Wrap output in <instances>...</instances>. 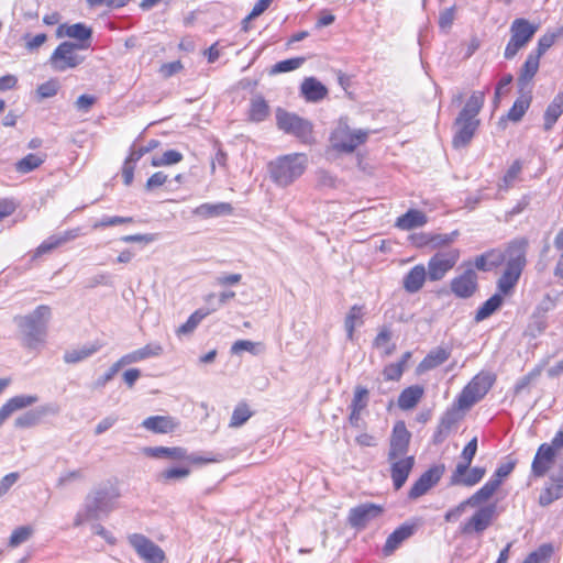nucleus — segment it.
I'll list each match as a JSON object with an SVG mask.
<instances>
[{
  "mask_svg": "<svg viewBox=\"0 0 563 563\" xmlns=\"http://www.w3.org/2000/svg\"><path fill=\"white\" fill-rule=\"evenodd\" d=\"M141 426L147 431L161 434L169 433L175 428L173 418L166 416H151Z\"/></svg>",
  "mask_w": 563,
  "mask_h": 563,
  "instance_id": "28",
  "label": "nucleus"
},
{
  "mask_svg": "<svg viewBox=\"0 0 563 563\" xmlns=\"http://www.w3.org/2000/svg\"><path fill=\"white\" fill-rule=\"evenodd\" d=\"M486 470L485 467H468L465 468L462 473L457 472V467L452 472L450 484L454 486H466L473 487L478 484L485 476Z\"/></svg>",
  "mask_w": 563,
  "mask_h": 563,
  "instance_id": "21",
  "label": "nucleus"
},
{
  "mask_svg": "<svg viewBox=\"0 0 563 563\" xmlns=\"http://www.w3.org/2000/svg\"><path fill=\"white\" fill-rule=\"evenodd\" d=\"M233 212V207L228 202L202 203L194 210V213L201 218H216L228 216Z\"/></svg>",
  "mask_w": 563,
  "mask_h": 563,
  "instance_id": "31",
  "label": "nucleus"
},
{
  "mask_svg": "<svg viewBox=\"0 0 563 563\" xmlns=\"http://www.w3.org/2000/svg\"><path fill=\"white\" fill-rule=\"evenodd\" d=\"M92 35V30L85 25L84 23H75V24H62L57 29V36L63 37L67 36L70 38L78 40V44H88L90 42Z\"/></svg>",
  "mask_w": 563,
  "mask_h": 563,
  "instance_id": "22",
  "label": "nucleus"
},
{
  "mask_svg": "<svg viewBox=\"0 0 563 563\" xmlns=\"http://www.w3.org/2000/svg\"><path fill=\"white\" fill-rule=\"evenodd\" d=\"M479 121L477 119L460 115L454 122L455 133L452 144L455 148L465 147L473 139Z\"/></svg>",
  "mask_w": 563,
  "mask_h": 563,
  "instance_id": "16",
  "label": "nucleus"
},
{
  "mask_svg": "<svg viewBox=\"0 0 563 563\" xmlns=\"http://www.w3.org/2000/svg\"><path fill=\"white\" fill-rule=\"evenodd\" d=\"M276 123L278 129L285 133L295 135L303 143H312V124L308 120L283 109H277Z\"/></svg>",
  "mask_w": 563,
  "mask_h": 563,
  "instance_id": "7",
  "label": "nucleus"
},
{
  "mask_svg": "<svg viewBox=\"0 0 563 563\" xmlns=\"http://www.w3.org/2000/svg\"><path fill=\"white\" fill-rule=\"evenodd\" d=\"M477 494L474 493L471 497L460 503L456 507L450 509L445 516V521H455L459 519L465 511L466 507H478L479 505L484 504V501L481 498H476Z\"/></svg>",
  "mask_w": 563,
  "mask_h": 563,
  "instance_id": "40",
  "label": "nucleus"
},
{
  "mask_svg": "<svg viewBox=\"0 0 563 563\" xmlns=\"http://www.w3.org/2000/svg\"><path fill=\"white\" fill-rule=\"evenodd\" d=\"M463 266L465 267L463 273L451 279L450 289L455 297L467 299L478 290V276L471 263Z\"/></svg>",
  "mask_w": 563,
  "mask_h": 563,
  "instance_id": "11",
  "label": "nucleus"
},
{
  "mask_svg": "<svg viewBox=\"0 0 563 563\" xmlns=\"http://www.w3.org/2000/svg\"><path fill=\"white\" fill-rule=\"evenodd\" d=\"M563 450V430H559L550 443H542L531 464V473L543 477L554 465L559 453Z\"/></svg>",
  "mask_w": 563,
  "mask_h": 563,
  "instance_id": "5",
  "label": "nucleus"
},
{
  "mask_svg": "<svg viewBox=\"0 0 563 563\" xmlns=\"http://www.w3.org/2000/svg\"><path fill=\"white\" fill-rule=\"evenodd\" d=\"M120 492L113 486H103L91 490L85 498L82 508L76 514L74 526L107 517L115 509Z\"/></svg>",
  "mask_w": 563,
  "mask_h": 563,
  "instance_id": "1",
  "label": "nucleus"
},
{
  "mask_svg": "<svg viewBox=\"0 0 563 563\" xmlns=\"http://www.w3.org/2000/svg\"><path fill=\"white\" fill-rule=\"evenodd\" d=\"M460 250L449 249L443 252H437L430 257L427 266L428 279L439 282L456 265L460 260Z\"/></svg>",
  "mask_w": 563,
  "mask_h": 563,
  "instance_id": "10",
  "label": "nucleus"
},
{
  "mask_svg": "<svg viewBox=\"0 0 563 563\" xmlns=\"http://www.w3.org/2000/svg\"><path fill=\"white\" fill-rule=\"evenodd\" d=\"M97 99L91 95H81L77 98L75 107L78 111L88 112L96 103Z\"/></svg>",
  "mask_w": 563,
  "mask_h": 563,
  "instance_id": "63",
  "label": "nucleus"
},
{
  "mask_svg": "<svg viewBox=\"0 0 563 563\" xmlns=\"http://www.w3.org/2000/svg\"><path fill=\"white\" fill-rule=\"evenodd\" d=\"M562 295L563 290L545 294L539 302L538 310L541 312H549L553 310L558 306Z\"/></svg>",
  "mask_w": 563,
  "mask_h": 563,
  "instance_id": "56",
  "label": "nucleus"
},
{
  "mask_svg": "<svg viewBox=\"0 0 563 563\" xmlns=\"http://www.w3.org/2000/svg\"><path fill=\"white\" fill-rule=\"evenodd\" d=\"M539 55H528L525 64L521 67L520 75L518 77V85L520 87V90H523L537 74L539 69Z\"/></svg>",
  "mask_w": 563,
  "mask_h": 563,
  "instance_id": "34",
  "label": "nucleus"
},
{
  "mask_svg": "<svg viewBox=\"0 0 563 563\" xmlns=\"http://www.w3.org/2000/svg\"><path fill=\"white\" fill-rule=\"evenodd\" d=\"M525 265L526 243H511L507 250L506 269L498 280V289L501 294L507 295L515 287Z\"/></svg>",
  "mask_w": 563,
  "mask_h": 563,
  "instance_id": "4",
  "label": "nucleus"
},
{
  "mask_svg": "<svg viewBox=\"0 0 563 563\" xmlns=\"http://www.w3.org/2000/svg\"><path fill=\"white\" fill-rule=\"evenodd\" d=\"M307 164V155L302 153L280 156L269 163L271 178L276 185L287 187L305 173Z\"/></svg>",
  "mask_w": 563,
  "mask_h": 563,
  "instance_id": "3",
  "label": "nucleus"
},
{
  "mask_svg": "<svg viewBox=\"0 0 563 563\" xmlns=\"http://www.w3.org/2000/svg\"><path fill=\"white\" fill-rule=\"evenodd\" d=\"M457 236L459 231H453L451 233L431 234L430 238L427 239V242H431L432 249H440L453 243Z\"/></svg>",
  "mask_w": 563,
  "mask_h": 563,
  "instance_id": "54",
  "label": "nucleus"
},
{
  "mask_svg": "<svg viewBox=\"0 0 563 563\" xmlns=\"http://www.w3.org/2000/svg\"><path fill=\"white\" fill-rule=\"evenodd\" d=\"M38 401V397L36 395H18L9 400H7L4 404L9 408V410L13 413L18 410L27 408Z\"/></svg>",
  "mask_w": 563,
  "mask_h": 563,
  "instance_id": "49",
  "label": "nucleus"
},
{
  "mask_svg": "<svg viewBox=\"0 0 563 563\" xmlns=\"http://www.w3.org/2000/svg\"><path fill=\"white\" fill-rule=\"evenodd\" d=\"M46 159V154H27L15 163V170L27 174L38 168Z\"/></svg>",
  "mask_w": 563,
  "mask_h": 563,
  "instance_id": "37",
  "label": "nucleus"
},
{
  "mask_svg": "<svg viewBox=\"0 0 563 563\" xmlns=\"http://www.w3.org/2000/svg\"><path fill=\"white\" fill-rule=\"evenodd\" d=\"M264 350V346L260 342H252L249 340H239L235 341L231 347V352L238 354L240 352L246 351L251 354H258Z\"/></svg>",
  "mask_w": 563,
  "mask_h": 563,
  "instance_id": "53",
  "label": "nucleus"
},
{
  "mask_svg": "<svg viewBox=\"0 0 563 563\" xmlns=\"http://www.w3.org/2000/svg\"><path fill=\"white\" fill-rule=\"evenodd\" d=\"M485 100L484 92L481 91H474L470 99L467 100L466 104L460 112V115L473 118L476 119L477 114L479 113Z\"/></svg>",
  "mask_w": 563,
  "mask_h": 563,
  "instance_id": "42",
  "label": "nucleus"
},
{
  "mask_svg": "<svg viewBox=\"0 0 563 563\" xmlns=\"http://www.w3.org/2000/svg\"><path fill=\"white\" fill-rule=\"evenodd\" d=\"M477 452V438L474 437L463 449L460 462L456 464L457 472L462 473L465 468H468L472 461Z\"/></svg>",
  "mask_w": 563,
  "mask_h": 563,
  "instance_id": "47",
  "label": "nucleus"
},
{
  "mask_svg": "<svg viewBox=\"0 0 563 563\" xmlns=\"http://www.w3.org/2000/svg\"><path fill=\"white\" fill-rule=\"evenodd\" d=\"M59 412L58 406L54 404H45L34 410H29L19 416L14 420V427L19 429L32 428L40 423L43 417L48 415H57Z\"/></svg>",
  "mask_w": 563,
  "mask_h": 563,
  "instance_id": "18",
  "label": "nucleus"
},
{
  "mask_svg": "<svg viewBox=\"0 0 563 563\" xmlns=\"http://www.w3.org/2000/svg\"><path fill=\"white\" fill-rule=\"evenodd\" d=\"M427 223V216L417 209H410L396 221V227L401 230H412L423 227Z\"/></svg>",
  "mask_w": 563,
  "mask_h": 563,
  "instance_id": "32",
  "label": "nucleus"
},
{
  "mask_svg": "<svg viewBox=\"0 0 563 563\" xmlns=\"http://www.w3.org/2000/svg\"><path fill=\"white\" fill-rule=\"evenodd\" d=\"M162 352H163V347L159 344L150 343L141 349H137L131 353L123 355L119 360L121 361L123 366H125L129 364L137 363L141 361L151 358V357L158 356L162 354Z\"/></svg>",
  "mask_w": 563,
  "mask_h": 563,
  "instance_id": "25",
  "label": "nucleus"
},
{
  "mask_svg": "<svg viewBox=\"0 0 563 563\" xmlns=\"http://www.w3.org/2000/svg\"><path fill=\"white\" fill-rule=\"evenodd\" d=\"M49 317V307L38 306L32 313L15 319L27 347L36 349L44 343Z\"/></svg>",
  "mask_w": 563,
  "mask_h": 563,
  "instance_id": "2",
  "label": "nucleus"
},
{
  "mask_svg": "<svg viewBox=\"0 0 563 563\" xmlns=\"http://www.w3.org/2000/svg\"><path fill=\"white\" fill-rule=\"evenodd\" d=\"M252 416L253 411L250 409V406L244 401L239 402L232 412L229 427L239 428L243 426Z\"/></svg>",
  "mask_w": 563,
  "mask_h": 563,
  "instance_id": "45",
  "label": "nucleus"
},
{
  "mask_svg": "<svg viewBox=\"0 0 563 563\" xmlns=\"http://www.w3.org/2000/svg\"><path fill=\"white\" fill-rule=\"evenodd\" d=\"M269 113V107L262 97H255L252 99L251 108L249 112L250 120L254 122L264 121Z\"/></svg>",
  "mask_w": 563,
  "mask_h": 563,
  "instance_id": "46",
  "label": "nucleus"
},
{
  "mask_svg": "<svg viewBox=\"0 0 563 563\" xmlns=\"http://www.w3.org/2000/svg\"><path fill=\"white\" fill-rule=\"evenodd\" d=\"M496 511L495 505H488L479 508L470 519L461 527L463 534L472 532L482 533L485 531L493 521Z\"/></svg>",
  "mask_w": 563,
  "mask_h": 563,
  "instance_id": "15",
  "label": "nucleus"
},
{
  "mask_svg": "<svg viewBox=\"0 0 563 563\" xmlns=\"http://www.w3.org/2000/svg\"><path fill=\"white\" fill-rule=\"evenodd\" d=\"M411 433L404 421H397L389 440L388 460L406 456L409 450Z\"/></svg>",
  "mask_w": 563,
  "mask_h": 563,
  "instance_id": "13",
  "label": "nucleus"
},
{
  "mask_svg": "<svg viewBox=\"0 0 563 563\" xmlns=\"http://www.w3.org/2000/svg\"><path fill=\"white\" fill-rule=\"evenodd\" d=\"M368 402V390L365 387L356 386L352 399L351 409L363 410Z\"/></svg>",
  "mask_w": 563,
  "mask_h": 563,
  "instance_id": "58",
  "label": "nucleus"
},
{
  "mask_svg": "<svg viewBox=\"0 0 563 563\" xmlns=\"http://www.w3.org/2000/svg\"><path fill=\"white\" fill-rule=\"evenodd\" d=\"M369 132L367 130H352L345 122L340 121L330 136L331 147L340 153H352L365 143Z\"/></svg>",
  "mask_w": 563,
  "mask_h": 563,
  "instance_id": "6",
  "label": "nucleus"
},
{
  "mask_svg": "<svg viewBox=\"0 0 563 563\" xmlns=\"http://www.w3.org/2000/svg\"><path fill=\"white\" fill-rule=\"evenodd\" d=\"M503 303L500 294H495L487 299L476 311L475 321L481 322L492 316Z\"/></svg>",
  "mask_w": 563,
  "mask_h": 563,
  "instance_id": "41",
  "label": "nucleus"
},
{
  "mask_svg": "<svg viewBox=\"0 0 563 563\" xmlns=\"http://www.w3.org/2000/svg\"><path fill=\"white\" fill-rule=\"evenodd\" d=\"M33 533V529L29 526H22L13 530L10 539L9 547L16 548L20 544L26 542Z\"/></svg>",
  "mask_w": 563,
  "mask_h": 563,
  "instance_id": "55",
  "label": "nucleus"
},
{
  "mask_svg": "<svg viewBox=\"0 0 563 563\" xmlns=\"http://www.w3.org/2000/svg\"><path fill=\"white\" fill-rule=\"evenodd\" d=\"M81 235L79 228L70 229L60 233L53 234L43 241L35 251V256L49 253L53 250L77 239Z\"/></svg>",
  "mask_w": 563,
  "mask_h": 563,
  "instance_id": "20",
  "label": "nucleus"
},
{
  "mask_svg": "<svg viewBox=\"0 0 563 563\" xmlns=\"http://www.w3.org/2000/svg\"><path fill=\"white\" fill-rule=\"evenodd\" d=\"M99 350V346L96 344L92 345H84L81 347L73 349L66 351L64 354V362L67 364H75L81 362L92 354H95Z\"/></svg>",
  "mask_w": 563,
  "mask_h": 563,
  "instance_id": "38",
  "label": "nucleus"
},
{
  "mask_svg": "<svg viewBox=\"0 0 563 563\" xmlns=\"http://www.w3.org/2000/svg\"><path fill=\"white\" fill-rule=\"evenodd\" d=\"M427 278V268L422 264H418L406 274L402 280V286L406 291L415 294L423 287Z\"/></svg>",
  "mask_w": 563,
  "mask_h": 563,
  "instance_id": "23",
  "label": "nucleus"
},
{
  "mask_svg": "<svg viewBox=\"0 0 563 563\" xmlns=\"http://www.w3.org/2000/svg\"><path fill=\"white\" fill-rule=\"evenodd\" d=\"M128 542L144 563H164V551L144 534L132 533Z\"/></svg>",
  "mask_w": 563,
  "mask_h": 563,
  "instance_id": "12",
  "label": "nucleus"
},
{
  "mask_svg": "<svg viewBox=\"0 0 563 563\" xmlns=\"http://www.w3.org/2000/svg\"><path fill=\"white\" fill-rule=\"evenodd\" d=\"M404 367L402 364L391 363L385 366L383 375L387 380H399L402 376Z\"/></svg>",
  "mask_w": 563,
  "mask_h": 563,
  "instance_id": "61",
  "label": "nucleus"
},
{
  "mask_svg": "<svg viewBox=\"0 0 563 563\" xmlns=\"http://www.w3.org/2000/svg\"><path fill=\"white\" fill-rule=\"evenodd\" d=\"M415 525L405 523L398 527L386 540L384 545V553L391 554L405 540L410 538L415 532Z\"/></svg>",
  "mask_w": 563,
  "mask_h": 563,
  "instance_id": "26",
  "label": "nucleus"
},
{
  "mask_svg": "<svg viewBox=\"0 0 563 563\" xmlns=\"http://www.w3.org/2000/svg\"><path fill=\"white\" fill-rule=\"evenodd\" d=\"M424 394L420 385H412L405 388L398 397V407L402 410H409L417 406Z\"/></svg>",
  "mask_w": 563,
  "mask_h": 563,
  "instance_id": "30",
  "label": "nucleus"
},
{
  "mask_svg": "<svg viewBox=\"0 0 563 563\" xmlns=\"http://www.w3.org/2000/svg\"><path fill=\"white\" fill-rule=\"evenodd\" d=\"M521 169H522L521 162L518 159L515 161L511 164V166L507 169L505 176L503 177V179L499 184V188L505 189V190L510 188L514 185V183L517 180V178L519 177Z\"/></svg>",
  "mask_w": 563,
  "mask_h": 563,
  "instance_id": "52",
  "label": "nucleus"
},
{
  "mask_svg": "<svg viewBox=\"0 0 563 563\" xmlns=\"http://www.w3.org/2000/svg\"><path fill=\"white\" fill-rule=\"evenodd\" d=\"M554 483L547 486L540 494L539 504L548 506L563 496V478L553 479Z\"/></svg>",
  "mask_w": 563,
  "mask_h": 563,
  "instance_id": "36",
  "label": "nucleus"
},
{
  "mask_svg": "<svg viewBox=\"0 0 563 563\" xmlns=\"http://www.w3.org/2000/svg\"><path fill=\"white\" fill-rule=\"evenodd\" d=\"M273 0H257L254 4L252 11L250 14L243 20L244 23V30L247 29V23L257 16H260L262 13H264L268 7L271 5Z\"/></svg>",
  "mask_w": 563,
  "mask_h": 563,
  "instance_id": "59",
  "label": "nucleus"
},
{
  "mask_svg": "<svg viewBox=\"0 0 563 563\" xmlns=\"http://www.w3.org/2000/svg\"><path fill=\"white\" fill-rule=\"evenodd\" d=\"M390 339H391L390 330L387 328H383L378 332L377 336L375 338L373 345L376 349H383L384 355L388 356V355L393 354V352L395 351V345L394 344L389 345Z\"/></svg>",
  "mask_w": 563,
  "mask_h": 563,
  "instance_id": "51",
  "label": "nucleus"
},
{
  "mask_svg": "<svg viewBox=\"0 0 563 563\" xmlns=\"http://www.w3.org/2000/svg\"><path fill=\"white\" fill-rule=\"evenodd\" d=\"M143 455L157 460L176 459V448L166 446H144L141 449Z\"/></svg>",
  "mask_w": 563,
  "mask_h": 563,
  "instance_id": "48",
  "label": "nucleus"
},
{
  "mask_svg": "<svg viewBox=\"0 0 563 563\" xmlns=\"http://www.w3.org/2000/svg\"><path fill=\"white\" fill-rule=\"evenodd\" d=\"M531 102L529 93L521 95L512 104L507 113V118L512 122H519L525 115Z\"/></svg>",
  "mask_w": 563,
  "mask_h": 563,
  "instance_id": "43",
  "label": "nucleus"
},
{
  "mask_svg": "<svg viewBox=\"0 0 563 563\" xmlns=\"http://www.w3.org/2000/svg\"><path fill=\"white\" fill-rule=\"evenodd\" d=\"M503 479L504 478H499V476H496L495 472L493 477L482 488H479L476 492V498H481L484 503L489 500L501 485Z\"/></svg>",
  "mask_w": 563,
  "mask_h": 563,
  "instance_id": "50",
  "label": "nucleus"
},
{
  "mask_svg": "<svg viewBox=\"0 0 563 563\" xmlns=\"http://www.w3.org/2000/svg\"><path fill=\"white\" fill-rule=\"evenodd\" d=\"M362 318L363 307L361 306L355 305L347 312L344 320V328L349 340H353L355 328L362 323Z\"/></svg>",
  "mask_w": 563,
  "mask_h": 563,
  "instance_id": "44",
  "label": "nucleus"
},
{
  "mask_svg": "<svg viewBox=\"0 0 563 563\" xmlns=\"http://www.w3.org/2000/svg\"><path fill=\"white\" fill-rule=\"evenodd\" d=\"M58 82L55 80L46 81L38 86L37 92L42 98H49L57 93Z\"/></svg>",
  "mask_w": 563,
  "mask_h": 563,
  "instance_id": "64",
  "label": "nucleus"
},
{
  "mask_svg": "<svg viewBox=\"0 0 563 563\" xmlns=\"http://www.w3.org/2000/svg\"><path fill=\"white\" fill-rule=\"evenodd\" d=\"M388 462L390 464V476L394 487L400 489L405 485L415 465V456L406 455L395 460H388Z\"/></svg>",
  "mask_w": 563,
  "mask_h": 563,
  "instance_id": "19",
  "label": "nucleus"
},
{
  "mask_svg": "<svg viewBox=\"0 0 563 563\" xmlns=\"http://www.w3.org/2000/svg\"><path fill=\"white\" fill-rule=\"evenodd\" d=\"M538 31V25L530 23L526 19H516L510 26L511 37L519 42L523 47L529 43Z\"/></svg>",
  "mask_w": 563,
  "mask_h": 563,
  "instance_id": "24",
  "label": "nucleus"
},
{
  "mask_svg": "<svg viewBox=\"0 0 563 563\" xmlns=\"http://www.w3.org/2000/svg\"><path fill=\"white\" fill-rule=\"evenodd\" d=\"M300 89L306 100L311 102L322 100L328 93L325 86L313 77L306 78L302 81Z\"/></svg>",
  "mask_w": 563,
  "mask_h": 563,
  "instance_id": "27",
  "label": "nucleus"
},
{
  "mask_svg": "<svg viewBox=\"0 0 563 563\" xmlns=\"http://www.w3.org/2000/svg\"><path fill=\"white\" fill-rule=\"evenodd\" d=\"M493 377L488 374L476 375L462 390L457 399V407L462 410L470 409L479 401L493 386Z\"/></svg>",
  "mask_w": 563,
  "mask_h": 563,
  "instance_id": "8",
  "label": "nucleus"
},
{
  "mask_svg": "<svg viewBox=\"0 0 563 563\" xmlns=\"http://www.w3.org/2000/svg\"><path fill=\"white\" fill-rule=\"evenodd\" d=\"M451 352L443 347H437L429 352V354L418 365V372L423 373L438 367L449 360Z\"/></svg>",
  "mask_w": 563,
  "mask_h": 563,
  "instance_id": "29",
  "label": "nucleus"
},
{
  "mask_svg": "<svg viewBox=\"0 0 563 563\" xmlns=\"http://www.w3.org/2000/svg\"><path fill=\"white\" fill-rule=\"evenodd\" d=\"M82 478H84V473L81 470L68 471V472L63 473L58 477L56 486L58 488H63V487L67 486L69 483L79 481Z\"/></svg>",
  "mask_w": 563,
  "mask_h": 563,
  "instance_id": "60",
  "label": "nucleus"
},
{
  "mask_svg": "<svg viewBox=\"0 0 563 563\" xmlns=\"http://www.w3.org/2000/svg\"><path fill=\"white\" fill-rule=\"evenodd\" d=\"M88 44L63 42L51 56V65L57 71L75 68L84 62V57L76 53L77 49H86Z\"/></svg>",
  "mask_w": 563,
  "mask_h": 563,
  "instance_id": "9",
  "label": "nucleus"
},
{
  "mask_svg": "<svg viewBox=\"0 0 563 563\" xmlns=\"http://www.w3.org/2000/svg\"><path fill=\"white\" fill-rule=\"evenodd\" d=\"M220 459L218 457H202L198 455H188L185 456L181 450L178 448V479L186 477L189 474V468L187 465H197L200 466L210 462H218Z\"/></svg>",
  "mask_w": 563,
  "mask_h": 563,
  "instance_id": "33",
  "label": "nucleus"
},
{
  "mask_svg": "<svg viewBox=\"0 0 563 563\" xmlns=\"http://www.w3.org/2000/svg\"><path fill=\"white\" fill-rule=\"evenodd\" d=\"M121 367H123V364L121 363L120 360H118L114 364H112V366L102 376H100L97 379L96 385L98 387H103L107 383H109L111 379H113V377L115 376V374L119 372V369Z\"/></svg>",
  "mask_w": 563,
  "mask_h": 563,
  "instance_id": "62",
  "label": "nucleus"
},
{
  "mask_svg": "<svg viewBox=\"0 0 563 563\" xmlns=\"http://www.w3.org/2000/svg\"><path fill=\"white\" fill-rule=\"evenodd\" d=\"M305 62L303 57H295L285 59L275 64L272 68V74L287 73L299 68Z\"/></svg>",
  "mask_w": 563,
  "mask_h": 563,
  "instance_id": "57",
  "label": "nucleus"
},
{
  "mask_svg": "<svg viewBox=\"0 0 563 563\" xmlns=\"http://www.w3.org/2000/svg\"><path fill=\"white\" fill-rule=\"evenodd\" d=\"M563 113V91L558 93L544 112L545 131H550Z\"/></svg>",
  "mask_w": 563,
  "mask_h": 563,
  "instance_id": "35",
  "label": "nucleus"
},
{
  "mask_svg": "<svg viewBox=\"0 0 563 563\" xmlns=\"http://www.w3.org/2000/svg\"><path fill=\"white\" fill-rule=\"evenodd\" d=\"M444 473V466L438 465L426 471L419 479L411 486L409 497L416 499L424 495L431 487H433Z\"/></svg>",
  "mask_w": 563,
  "mask_h": 563,
  "instance_id": "17",
  "label": "nucleus"
},
{
  "mask_svg": "<svg viewBox=\"0 0 563 563\" xmlns=\"http://www.w3.org/2000/svg\"><path fill=\"white\" fill-rule=\"evenodd\" d=\"M216 307H211L210 309H198L196 310L189 319L178 328V334H190L195 331L198 324L211 312L216 311Z\"/></svg>",
  "mask_w": 563,
  "mask_h": 563,
  "instance_id": "39",
  "label": "nucleus"
},
{
  "mask_svg": "<svg viewBox=\"0 0 563 563\" xmlns=\"http://www.w3.org/2000/svg\"><path fill=\"white\" fill-rule=\"evenodd\" d=\"M384 509L382 506L366 503L354 507L349 512V523L356 529L365 528L371 521L382 516Z\"/></svg>",
  "mask_w": 563,
  "mask_h": 563,
  "instance_id": "14",
  "label": "nucleus"
}]
</instances>
